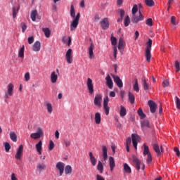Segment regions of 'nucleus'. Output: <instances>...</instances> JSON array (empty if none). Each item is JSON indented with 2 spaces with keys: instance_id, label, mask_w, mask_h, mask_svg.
Masks as SVG:
<instances>
[{
  "instance_id": "obj_1",
  "label": "nucleus",
  "mask_w": 180,
  "mask_h": 180,
  "mask_svg": "<svg viewBox=\"0 0 180 180\" xmlns=\"http://www.w3.org/2000/svg\"><path fill=\"white\" fill-rule=\"evenodd\" d=\"M70 16L73 18L72 21L70 23V31L74 32L79 23V18H81V13H77L75 16V9L74 8V5L70 6Z\"/></svg>"
},
{
  "instance_id": "obj_2",
  "label": "nucleus",
  "mask_w": 180,
  "mask_h": 180,
  "mask_svg": "<svg viewBox=\"0 0 180 180\" xmlns=\"http://www.w3.org/2000/svg\"><path fill=\"white\" fill-rule=\"evenodd\" d=\"M151 47H153V40L151 39H148V41L146 43V49L145 52V57L148 63H150L151 60Z\"/></svg>"
},
{
  "instance_id": "obj_3",
  "label": "nucleus",
  "mask_w": 180,
  "mask_h": 180,
  "mask_svg": "<svg viewBox=\"0 0 180 180\" xmlns=\"http://www.w3.org/2000/svg\"><path fill=\"white\" fill-rule=\"evenodd\" d=\"M133 159V162H134V165L136 168V169H137V171H140V166H142V171H144V168H146V165H144V164L141 163V161H140V160H139V158H137V157L136 155H134L132 157Z\"/></svg>"
},
{
  "instance_id": "obj_4",
  "label": "nucleus",
  "mask_w": 180,
  "mask_h": 180,
  "mask_svg": "<svg viewBox=\"0 0 180 180\" xmlns=\"http://www.w3.org/2000/svg\"><path fill=\"white\" fill-rule=\"evenodd\" d=\"M44 135V132L43 131V129H41V127H38L37 132L31 134L30 137L34 140H37L41 137H43Z\"/></svg>"
},
{
  "instance_id": "obj_5",
  "label": "nucleus",
  "mask_w": 180,
  "mask_h": 180,
  "mask_svg": "<svg viewBox=\"0 0 180 180\" xmlns=\"http://www.w3.org/2000/svg\"><path fill=\"white\" fill-rule=\"evenodd\" d=\"M13 88L15 86L12 83H9L7 86V91L5 94V98L9 99V96H12L13 95Z\"/></svg>"
},
{
  "instance_id": "obj_6",
  "label": "nucleus",
  "mask_w": 180,
  "mask_h": 180,
  "mask_svg": "<svg viewBox=\"0 0 180 180\" xmlns=\"http://www.w3.org/2000/svg\"><path fill=\"white\" fill-rule=\"evenodd\" d=\"M139 15H133L131 18V22L133 23H139V22L144 20V16H143V14H141V11H139Z\"/></svg>"
},
{
  "instance_id": "obj_7",
  "label": "nucleus",
  "mask_w": 180,
  "mask_h": 180,
  "mask_svg": "<svg viewBox=\"0 0 180 180\" xmlns=\"http://www.w3.org/2000/svg\"><path fill=\"white\" fill-rule=\"evenodd\" d=\"M131 140H132V144L135 150H137V144H139V141H140V136L137 134H132Z\"/></svg>"
},
{
  "instance_id": "obj_8",
  "label": "nucleus",
  "mask_w": 180,
  "mask_h": 180,
  "mask_svg": "<svg viewBox=\"0 0 180 180\" xmlns=\"http://www.w3.org/2000/svg\"><path fill=\"white\" fill-rule=\"evenodd\" d=\"M86 85L89 95H94V83L92 82V79L87 78Z\"/></svg>"
},
{
  "instance_id": "obj_9",
  "label": "nucleus",
  "mask_w": 180,
  "mask_h": 180,
  "mask_svg": "<svg viewBox=\"0 0 180 180\" xmlns=\"http://www.w3.org/2000/svg\"><path fill=\"white\" fill-rule=\"evenodd\" d=\"M56 168L59 171V176H63V174H64V169L65 168V164L63 162H58L56 164Z\"/></svg>"
},
{
  "instance_id": "obj_10",
  "label": "nucleus",
  "mask_w": 180,
  "mask_h": 180,
  "mask_svg": "<svg viewBox=\"0 0 180 180\" xmlns=\"http://www.w3.org/2000/svg\"><path fill=\"white\" fill-rule=\"evenodd\" d=\"M94 105L97 108H101L102 106V96L101 94H97L94 98Z\"/></svg>"
},
{
  "instance_id": "obj_11",
  "label": "nucleus",
  "mask_w": 180,
  "mask_h": 180,
  "mask_svg": "<svg viewBox=\"0 0 180 180\" xmlns=\"http://www.w3.org/2000/svg\"><path fill=\"white\" fill-rule=\"evenodd\" d=\"M65 58L68 64H72V49H69L67 51Z\"/></svg>"
},
{
  "instance_id": "obj_12",
  "label": "nucleus",
  "mask_w": 180,
  "mask_h": 180,
  "mask_svg": "<svg viewBox=\"0 0 180 180\" xmlns=\"http://www.w3.org/2000/svg\"><path fill=\"white\" fill-rule=\"evenodd\" d=\"M23 155V145H20L17 149L15 160H22Z\"/></svg>"
},
{
  "instance_id": "obj_13",
  "label": "nucleus",
  "mask_w": 180,
  "mask_h": 180,
  "mask_svg": "<svg viewBox=\"0 0 180 180\" xmlns=\"http://www.w3.org/2000/svg\"><path fill=\"white\" fill-rule=\"evenodd\" d=\"M150 113H155L157 110V104L153 101L150 100L148 103Z\"/></svg>"
},
{
  "instance_id": "obj_14",
  "label": "nucleus",
  "mask_w": 180,
  "mask_h": 180,
  "mask_svg": "<svg viewBox=\"0 0 180 180\" xmlns=\"http://www.w3.org/2000/svg\"><path fill=\"white\" fill-rule=\"evenodd\" d=\"M108 103H109V97L106 96L103 100V109L105 110L106 116L109 115L110 110V108L108 107Z\"/></svg>"
},
{
  "instance_id": "obj_15",
  "label": "nucleus",
  "mask_w": 180,
  "mask_h": 180,
  "mask_svg": "<svg viewBox=\"0 0 180 180\" xmlns=\"http://www.w3.org/2000/svg\"><path fill=\"white\" fill-rule=\"evenodd\" d=\"M100 25H101L102 29L103 30H106L107 29H109V20L108 18H105L100 22Z\"/></svg>"
},
{
  "instance_id": "obj_16",
  "label": "nucleus",
  "mask_w": 180,
  "mask_h": 180,
  "mask_svg": "<svg viewBox=\"0 0 180 180\" xmlns=\"http://www.w3.org/2000/svg\"><path fill=\"white\" fill-rule=\"evenodd\" d=\"M112 77L114 79V82L116 83L117 85L118 88H123V82H122V79L119 76H116L115 75H112Z\"/></svg>"
},
{
  "instance_id": "obj_17",
  "label": "nucleus",
  "mask_w": 180,
  "mask_h": 180,
  "mask_svg": "<svg viewBox=\"0 0 180 180\" xmlns=\"http://www.w3.org/2000/svg\"><path fill=\"white\" fill-rule=\"evenodd\" d=\"M153 150L157 153V156L160 157L161 153H162V146H160H160H158L157 143H155L153 144Z\"/></svg>"
},
{
  "instance_id": "obj_18",
  "label": "nucleus",
  "mask_w": 180,
  "mask_h": 180,
  "mask_svg": "<svg viewBox=\"0 0 180 180\" xmlns=\"http://www.w3.org/2000/svg\"><path fill=\"white\" fill-rule=\"evenodd\" d=\"M106 85L109 88V89H112L113 88V81L110 77V75H108L105 77Z\"/></svg>"
},
{
  "instance_id": "obj_19",
  "label": "nucleus",
  "mask_w": 180,
  "mask_h": 180,
  "mask_svg": "<svg viewBox=\"0 0 180 180\" xmlns=\"http://www.w3.org/2000/svg\"><path fill=\"white\" fill-rule=\"evenodd\" d=\"M47 168V165H46L44 163L41 162V163H38L37 165V171L38 172H42V171H46Z\"/></svg>"
},
{
  "instance_id": "obj_20",
  "label": "nucleus",
  "mask_w": 180,
  "mask_h": 180,
  "mask_svg": "<svg viewBox=\"0 0 180 180\" xmlns=\"http://www.w3.org/2000/svg\"><path fill=\"white\" fill-rule=\"evenodd\" d=\"M89 157L90 158V162L93 167L96 165V158L94 156V153L92 152L89 153Z\"/></svg>"
},
{
  "instance_id": "obj_21",
  "label": "nucleus",
  "mask_w": 180,
  "mask_h": 180,
  "mask_svg": "<svg viewBox=\"0 0 180 180\" xmlns=\"http://www.w3.org/2000/svg\"><path fill=\"white\" fill-rule=\"evenodd\" d=\"M109 165H110V171L112 172L115 169V167H116V164L115 163V158L112 156L109 157Z\"/></svg>"
},
{
  "instance_id": "obj_22",
  "label": "nucleus",
  "mask_w": 180,
  "mask_h": 180,
  "mask_svg": "<svg viewBox=\"0 0 180 180\" xmlns=\"http://www.w3.org/2000/svg\"><path fill=\"white\" fill-rule=\"evenodd\" d=\"M94 49H95V45H94V43H91L90 46L89 48V54L90 60H92V58H94Z\"/></svg>"
},
{
  "instance_id": "obj_23",
  "label": "nucleus",
  "mask_w": 180,
  "mask_h": 180,
  "mask_svg": "<svg viewBox=\"0 0 180 180\" xmlns=\"http://www.w3.org/2000/svg\"><path fill=\"white\" fill-rule=\"evenodd\" d=\"M94 120L96 124H101V122L102 120V118L101 117V113L100 112H96L94 115Z\"/></svg>"
},
{
  "instance_id": "obj_24",
  "label": "nucleus",
  "mask_w": 180,
  "mask_h": 180,
  "mask_svg": "<svg viewBox=\"0 0 180 180\" xmlns=\"http://www.w3.org/2000/svg\"><path fill=\"white\" fill-rule=\"evenodd\" d=\"M40 49H41L40 41H35L32 46L33 51H40Z\"/></svg>"
},
{
  "instance_id": "obj_25",
  "label": "nucleus",
  "mask_w": 180,
  "mask_h": 180,
  "mask_svg": "<svg viewBox=\"0 0 180 180\" xmlns=\"http://www.w3.org/2000/svg\"><path fill=\"white\" fill-rule=\"evenodd\" d=\"M57 79H58V76L56 74V72H52L51 74V82H52V84H56Z\"/></svg>"
},
{
  "instance_id": "obj_26",
  "label": "nucleus",
  "mask_w": 180,
  "mask_h": 180,
  "mask_svg": "<svg viewBox=\"0 0 180 180\" xmlns=\"http://www.w3.org/2000/svg\"><path fill=\"white\" fill-rule=\"evenodd\" d=\"M42 146H43V142L41 141H39V143H37L35 145L37 151L39 153V155H41V150H42Z\"/></svg>"
},
{
  "instance_id": "obj_27",
  "label": "nucleus",
  "mask_w": 180,
  "mask_h": 180,
  "mask_svg": "<svg viewBox=\"0 0 180 180\" xmlns=\"http://www.w3.org/2000/svg\"><path fill=\"white\" fill-rule=\"evenodd\" d=\"M124 46H126V43L123 38H120L119 44H118V50H123L124 49Z\"/></svg>"
},
{
  "instance_id": "obj_28",
  "label": "nucleus",
  "mask_w": 180,
  "mask_h": 180,
  "mask_svg": "<svg viewBox=\"0 0 180 180\" xmlns=\"http://www.w3.org/2000/svg\"><path fill=\"white\" fill-rule=\"evenodd\" d=\"M65 175H71L72 174V167L70 165H66L65 167Z\"/></svg>"
},
{
  "instance_id": "obj_29",
  "label": "nucleus",
  "mask_w": 180,
  "mask_h": 180,
  "mask_svg": "<svg viewBox=\"0 0 180 180\" xmlns=\"http://www.w3.org/2000/svg\"><path fill=\"white\" fill-rule=\"evenodd\" d=\"M10 139L14 143H16L18 141V136L16 135V133H15V131L10 132Z\"/></svg>"
},
{
  "instance_id": "obj_30",
  "label": "nucleus",
  "mask_w": 180,
  "mask_h": 180,
  "mask_svg": "<svg viewBox=\"0 0 180 180\" xmlns=\"http://www.w3.org/2000/svg\"><path fill=\"white\" fill-rule=\"evenodd\" d=\"M141 127H146L148 129H151V125L150 124V122L147 120H144L141 122Z\"/></svg>"
},
{
  "instance_id": "obj_31",
  "label": "nucleus",
  "mask_w": 180,
  "mask_h": 180,
  "mask_svg": "<svg viewBox=\"0 0 180 180\" xmlns=\"http://www.w3.org/2000/svg\"><path fill=\"white\" fill-rule=\"evenodd\" d=\"M103 157L104 161H106L108 160V148H106L105 146H103Z\"/></svg>"
},
{
  "instance_id": "obj_32",
  "label": "nucleus",
  "mask_w": 180,
  "mask_h": 180,
  "mask_svg": "<svg viewBox=\"0 0 180 180\" xmlns=\"http://www.w3.org/2000/svg\"><path fill=\"white\" fill-rule=\"evenodd\" d=\"M128 98L130 103L133 105L134 103V101H136V97H134V94H133L131 92L129 91L128 93Z\"/></svg>"
},
{
  "instance_id": "obj_33",
  "label": "nucleus",
  "mask_w": 180,
  "mask_h": 180,
  "mask_svg": "<svg viewBox=\"0 0 180 180\" xmlns=\"http://www.w3.org/2000/svg\"><path fill=\"white\" fill-rule=\"evenodd\" d=\"M150 154H151V153H150V148H148V146L144 143L143 144V155H148Z\"/></svg>"
},
{
  "instance_id": "obj_34",
  "label": "nucleus",
  "mask_w": 180,
  "mask_h": 180,
  "mask_svg": "<svg viewBox=\"0 0 180 180\" xmlns=\"http://www.w3.org/2000/svg\"><path fill=\"white\" fill-rule=\"evenodd\" d=\"M42 32L44 33L46 37H50V34H51V31L50 30V29L47 27L42 28Z\"/></svg>"
},
{
  "instance_id": "obj_35",
  "label": "nucleus",
  "mask_w": 180,
  "mask_h": 180,
  "mask_svg": "<svg viewBox=\"0 0 180 180\" xmlns=\"http://www.w3.org/2000/svg\"><path fill=\"white\" fill-rule=\"evenodd\" d=\"M97 169L99 171L100 174H103V164L102 162L98 161L97 165Z\"/></svg>"
},
{
  "instance_id": "obj_36",
  "label": "nucleus",
  "mask_w": 180,
  "mask_h": 180,
  "mask_svg": "<svg viewBox=\"0 0 180 180\" xmlns=\"http://www.w3.org/2000/svg\"><path fill=\"white\" fill-rule=\"evenodd\" d=\"M124 172H126L127 174H131V169L127 163L124 164Z\"/></svg>"
},
{
  "instance_id": "obj_37",
  "label": "nucleus",
  "mask_w": 180,
  "mask_h": 180,
  "mask_svg": "<svg viewBox=\"0 0 180 180\" xmlns=\"http://www.w3.org/2000/svg\"><path fill=\"white\" fill-rule=\"evenodd\" d=\"M18 57L23 58L25 57V46L23 45L22 48L20 49L18 51Z\"/></svg>"
},
{
  "instance_id": "obj_38",
  "label": "nucleus",
  "mask_w": 180,
  "mask_h": 180,
  "mask_svg": "<svg viewBox=\"0 0 180 180\" xmlns=\"http://www.w3.org/2000/svg\"><path fill=\"white\" fill-rule=\"evenodd\" d=\"M37 16V10H34L31 12V19L32 22H36V17Z\"/></svg>"
},
{
  "instance_id": "obj_39",
  "label": "nucleus",
  "mask_w": 180,
  "mask_h": 180,
  "mask_svg": "<svg viewBox=\"0 0 180 180\" xmlns=\"http://www.w3.org/2000/svg\"><path fill=\"white\" fill-rule=\"evenodd\" d=\"M137 113L139 116L140 117V119H145L146 117V114L143 112V109L139 108Z\"/></svg>"
},
{
  "instance_id": "obj_40",
  "label": "nucleus",
  "mask_w": 180,
  "mask_h": 180,
  "mask_svg": "<svg viewBox=\"0 0 180 180\" xmlns=\"http://www.w3.org/2000/svg\"><path fill=\"white\" fill-rule=\"evenodd\" d=\"M142 82H143V89L145 91L148 90V84H147V80H146V77H143L142 78Z\"/></svg>"
},
{
  "instance_id": "obj_41",
  "label": "nucleus",
  "mask_w": 180,
  "mask_h": 180,
  "mask_svg": "<svg viewBox=\"0 0 180 180\" xmlns=\"http://www.w3.org/2000/svg\"><path fill=\"white\" fill-rule=\"evenodd\" d=\"M46 108L47 109L48 112H49V113L53 112V105H51V103H46Z\"/></svg>"
},
{
  "instance_id": "obj_42",
  "label": "nucleus",
  "mask_w": 180,
  "mask_h": 180,
  "mask_svg": "<svg viewBox=\"0 0 180 180\" xmlns=\"http://www.w3.org/2000/svg\"><path fill=\"white\" fill-rule=\"evenodd\" d=\"M120 115L121 116V117H124V115H126V108H124V107L123 105L120 106Z\"/></svg>"
},
{
  "instance_id": "obj_43",
  "label": "nucleus",
  "mask_w": 180,
  "mask_h": 180,
  "mask_svg": "<svg viewBox=\"0 0 180 180\" xmlns=\"http://www.w3.org/2000/svg\"><path fill=\"white\" fill-rule=\"evenodd\" d=\"M131 12H132V15L133 16L135 15L136 13H137V12H139V6H137V4H134L133 6Z\"/></svg>"
},
{
  "instance_id": "obj_44",
  "label": "nucleus",
  "mask_w": 180,
  "mask_h": 180,
  "mask_svg": "<svg viewBox=\"0 0 180 180\" xmlns=\"http://www.w3.org/2000/svg\"><path fill=\"white\" fill-rule=\"evenodd\" d=\"M145 4L147 6L151 8L152 6H154V0H145Z\"/></svg>"
},
{
  "instance_id": "obj_45",
  "label": "nucleus",
  "mask_w": 180,
  "mask_h": 180,
  "mask_svg": "<svg viewBox=\"0 0 180 180\" xmlns=\"http://www.w3.org/2000/svg\"><path fill=\"white\" fill-rule=\"evenodd\" d=\"M124 25L125 27H127V26L130 25V17H129V15H127V17L124 20Z\"/></svg>"
},
{
  "instance_id": "obj_46",
  "label": "nucleus",
  "mask_w": 180,
  "mask_h": 180,
  "mask_svg": "<svg viewBox=\"0 0 180 180\" xmlns=\"http://www.w3.org/2000/svg\"><path fill=\"white\" fill-rule=\"evenodd\" d=\"M134 90L136 91V92H139V81L137 80V79H135V84H134Z\"/></svg>"
},
{
  "instance_id": "obj_47",
  "label": "nucleus",
  "mask_w": 180,
  "mask_h": 180,
  "mask_svg": "<svg viewBox=\"0 0 180 180\" xmlns=\"http://www.w3.org/2000/svg\"><path fill=\"white\" fill-rule=\"evenodd\" d=\"M111 44L112 46H114V47H116V44H117V39L115 37H111Z\"/></svg>"
},
{
  "instance_id": "obj_48",
  "label": "nucleus",
  "mask_w": 180,
  "mask_h": 180,
  "mask_svg": "<svg viewBox=\"0 0 180 180\" xmlns=\"http://www.w3.org/2000/svg\"><path fill=\"white\" fill-rule=\"evenodd\" d=\"M18 12H19V8L13 7V18H16V15H18Z\"/></svg>"
},
{
  "instance_id": "obj_49",
  "label": "nucleus",
  "mask_w": 180,
  "mask_h": 180,
  "mask_svg": "<svg viewBox=\"0 0 180 180\" xmlns=\"http://www.w3.org/2000/svg\"><path fill=\"white\" fill-rule=\"evenodd\" d=\"M54 147H55V145H54V142H53V140L49 141V151L53 150Z\"/></svg>"
},
{
  "instance_id": "obj_50",
  "label": "nucleus",
  "mask_w": 180,
  "mask_h": 180,
  "mask_svg": "<svg viewBox=\"0 0 180 180\" xmlns=\"http://www.w3.org/2000/svg\"><path fill=\"white\" fill-rule=\"evenodd\" d=\"M63 143L66 148H68L70 146H71V141L68 139H63Z\"/></svg>"
},
{
  "instance_id": "obj_51",
  "label": "nucleus",
  "mask_w": 180,
  "mask_h": 180,
  "mask_svg": "<svg viewBox=\"0 0 180 180\" xmlns=\"http://www.w3.org/2000/svg\"><path fill=\"white\" fill-rule=\"evenodd\" d=\"M4 147H5V150L6 151V153H8L9 150H11V144H9V143L6 142L4 143Z\"/></svg>"
},
{
  "instance_id": "obj_52",
  "label": "nucleus",
  "mask_w": 180,
  "mask_h": 180,
  "mask_svg": "<svg viewBox=\"0 0 180 180\" xmlns=\"http://www.w3.org/2000/svg\"><path fill=\"white\" fill-rule=\"evenodd\" d=\"M147 155L148 157L146 161L148 164H151V162H153V156L151 155V153Z\"/></svg>"
},
{
  "instance_id": "obj_53",
  "label": "nucleus",
  "mask_w": 180,
  "mask_h": 180,
  "mask_svg": "<svg viewBox=\"0 0 180 180\" xmlns=\"http://www.w3.org/2000/svg\"><path fill=\"white\" fill-rule=\"evenodd\" d=\"M21 29H22V33H25V32L27 29V26L26 25V24H25V22L21 23Z\"/></svg>"
},
{
  "instance_id": "obj_54",
  "label": "nucleus",
  "mask_w": 180,
  "mask_h": 180,
  "mask_svg": "<svg viewBox=\"0 0 180 180\" xmlns=\"http://www.w3.org/2000/svg\"><path fill=\"white\" fill-rule=\"evenodd\" d=\"M175 99H176V108H177V109H180V99H179V98H178V96H176Z\"/></svg>"
},
{
  "instance_id": "obj_55",
  "label": "nucleus",
  "mask_w": 180,
  "mask_h": 180,
  "mask_svg": "<svg viewBox=\"0 0 180 180\" xmlns=\"http://www.w3.org/2000/svg\"><path fill=\"white\" fill-rule=\"evenodd\" d=\"M162 85H163V88H167V86H169V82L168 81V79H165L162 82Z\"/></svg>"
},
{
  "instance_id": "obj_56",
  "label": "nucleus",
  "mask_w": 180,
  "mask_h": 180,
  "mask_svg": "<svg viewBox=\"0 0 180 180\" xmlns=\"http://www.w3.org/2000/svg\"><path fill=\"white\" fill-rule=\"evenodd\" d=\"M146 25H148V26H153V19L152 18H148L146 20Z\"/></svg>"
},
{
  "instance_id": "obj_57",
  "label": "nucleus",
  "mask_w": 180,
  "mask_h": 180,
  "mask_svg": "<svg viewBox=\"0 0 180 180\" xmlns=\"http://www.w3.org/2000/svg\"><path fill=\"white\" fill-rule=\"evenodd\" d=\"M171 23L172 25H176V18H175V16L171 17Z\"/></svg>"
},
{
  "instance_id": "obj_58",
  "label": "nucleus",
  "mask_w": 180,
  "mask_h": 180,
  "mask_svg": "<svg viewBox=\"0 0 180 180\" xmlns=\"http://www.w3.org/2000/svg\"><path fill=\"white\" fill-rule=\"evenodd\" d=\"M25 81H29L30 79V73H29V72H26L25 74Z\"/></svg>"
},
{
  "instance_id": "obj_59",
  "label": "nucleus",
  "mask_w": 180,
  "mask_h": 180,
  "mask_svg": "<svg viewBox=\"0 0 180 180\" xmlns=\"http://www.w3.org/2000/svg\"><path fill=\"white\" fill-rule=\"evenodd\" d=\"M175 68H176V72H178L180 70V68H179V62L176 61L175 62Z\"/></svg>"
},
{
  "instance_id": "obj_60",
  "label": "nucleus",
  "mask_w": 180,
  "mask_h": 180,
  "mask_svg": "<svg viewBox=\"0 0 180 180\" xmlns=\"http://www.w3.org/2000/svg\"><path fill=\"white\" fill-rule=\"evenodd\" d=\"M174 152L176 153V155H177V157H179L180 155L179 148L176 147L174 148Z\"/></svg>"
},
{
  "instance_id": "obj_61",
  "label": "nucleus",
  "mask_w": 180,
  "mask_h": 180,
  "mask_svg": "<svg viewBox=\"0 0 180 180\" xmlns=\"http://www.w3.org/2000/svg\"><path fill=\"white\" fill-rule=\"evenodd\" d=\"M113 50H114V58H117V47L114 46L113 47Z\"/></svg>"
},
{
  "instance_id": "obj_62",
  "label": "nucleus",
  "mask_w": 180,
  "mask_h": 180,
  "mask_svg": "<svg viewBox=\"0 0 180 180\" xmlns=\"http://www.w3.org/2000/svg\"><path fill=\"white\" fill-rule=\"evenodd\" d=\"M34 41V38L33 37H28V43H29V44H33Z\"/></svg>"
},
{
  "instance_id": "obj_63",
  "label": "nucleus",
  "mask_w": 180,
  "mask_h": 180,
  "mask_svg": "<svg viewBox=\"0 0 180 180\" xmlns=\"http://www.w3.org/2000/svg\"><path fill=\"white\" fill-rule=\"evenodd\" d=\"M131 144V138L128 137L126 141V146H130Z\"/></svg>"
},
{
  "instance_id": "obj_64",
  "label": "nucleus",
  "mask_w": 180,
  "mask_h": 180,
  "mask_svg": "<svg viewBox=\"0 0 180 180\" xmlns=\"http://www.w3.org/2000/svg\"><path fill=\"white\" fill-rule=\"evenodd\" d=\"M96 180H105V179L103 178V176H102L99 174H97L96 175Z\"/></svg>"
}]
</instances>
